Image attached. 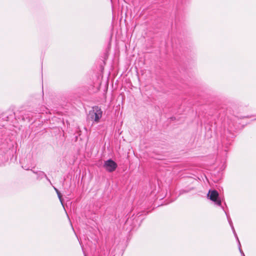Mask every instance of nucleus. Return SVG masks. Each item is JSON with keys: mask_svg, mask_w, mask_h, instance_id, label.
<instances>
[{"mask_svg": "<svg viewBox=\"0 0 256 256\" xmlns=\"http://www.w3.org/2000/svg\"><path fill=\"white\" fill-rule=\"evenodd\" d=\"M102 112L101 109L98 106H95L89 112L88 118L98 122L102 116Z\"/></svg>", "mask_w": 256, "mask_h": 256, "instance_id": "1", "label": "nucleus"}, {"mask_svg": "<svg viewBox=\"0 0 256 256\" xmlns=\"http://www.w3.org/2000/svg\"><path fill=\"white\" fill-rule=\"evenodd\" d=\"M208 196L210 199L218 206L221 205V200L218 199V193L216 190H209Z\"/></svg>", "mask_w": 256, "mask_h": 256, "instance_id": "2", "label": "nucleus"}, {"mask_svg": "<svg viewBox=\"0 0 256 256\" xmlns=\"http://www.w3.org/2000/svg\"><path fill=\"white\" fill-rule=\"evenodd\" d=\"M104 167L107 171L112 172L116 169L117 164L114 160L110 159L104 162Z\"/></svg>", "mask_w": 256, "mask_h": 256, "instance_id": "3", "label": "nucleus"}, {"mask_svg": "<svg viewBox=\"0 0 256 256\" xmlns=\"http://www.w3.org/2000/svg\"><path fill=\"white\" fill-rule=\"evenodd\" d=\"M54 189L56 192V193L58 194V198L60 201V202H61L62 206L64 208V202H63V201L62 200V196L60 194V192L58 191V190L57 189H56V188H54Z\"/></svg>", "mask_w": 256, "mask_h": 256, "instance_id": "4", "label": "nucleus"}]
</instances>
